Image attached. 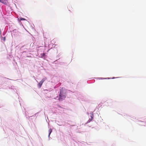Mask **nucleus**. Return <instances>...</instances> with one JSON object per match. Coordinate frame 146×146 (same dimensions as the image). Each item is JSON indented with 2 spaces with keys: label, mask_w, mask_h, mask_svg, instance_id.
<instances>
[{
  "label": "nucleus",
  "mask_w": 146,
  "mask_h": 146,
  "mask_svg": "<svg viewBox=\"0 0 146 146\" xmlns=\"http://www.w3.org/2000/svg\"><path fill=\"white\" fill-rule=\"evenodd\" d=\"M66 94L64 93L63 91H60V94L59 95V101H62L63 99H64L66 98Z\"/></svg>",
  "instance_id": "f257e3e1"
},
{
  "label": "nucleus",
  "mask_w": 146,
  "mask_h": 146,
  "mask_svg": "<svg viewBox=\"0 0 146 146\" xmlns=\"http://www.w3.org/2000/svg\"><path fill=\"white\" fill-rule=\"evenodd\" d=\"M46 78H44L39 82L38 84V86L39 88H41L42 84L44 82V81L46 80Z\"/></svg>",
  "instance_id": "f03ea898"
},
{
  "label": "nucleus",
  "mask_w": 146,
  "mask_h": 146,
  "mask_svg": "<svg viewBox=\"0 0 146 146\" xmlns=\"http://www.w3.org/2000/svg\"><path fill=\"white\" fill-rule=\"evenodd\" d=\"M52 132V129H51V128L50 129L48 130L49 134L48 135V136L49 137L50 136V133H51Z\"/></svg>",
  "instance_id": "7ed1b4c3"
},
{
  "label": "nucleus",
  "mask_w": 146,
  "mask_h": 146,
  "mask_svg": "<svg viewBox=\"0 0 146 146\" xmlns=\"http://www.w3.org/2000/svg\"><path fill=\"white\" fill-rule=\"evenodd\" d=\"M0 2L1 3H3L5 4H6L7 3L6 2H4L3 0H0Z\"/></svg>",
  "instance_id": "20e7f679"
},
{
  "label": "nucleus",
  "mask_w": 146,
  "mask_h": 146,
  "mask_svg": "<svg viewBox=\"0 0 146 146\" xmlns=\"http://www.w3.org/2000/svg\"><path fill=\"white\" fill-rule=\"evenodd\" d=\"M20 20L21 21H25L26 20V19L24 18H20Z\"/></svg>",
  "instance_id": "39448f33"
},
{
  "label": "nucleus",
  "mask_w": 146,
  "mask_h": 146,
  "mask_svg": "<svg viewBox=\"0 0 146 146\" xmlns=\"http://www.w3.org/2000/svg\"><path fill=\"white\" fill-rule=\"evenodd\" d=\"M92 120V119H89L87 121V123H89Z\"/></svg>",
  "instance_id": "423d86ee"
},
{
  "label": "nucleus",
  "mask_w": 146,
  "mask_h": 146,
  "mask_svg": "<svg viewBox=\"0 0 146 146\" xmlns=\"http://www.w3.org/2000/svg\"><path fill=\"white\" fill-rule=\"evenodd\" d=\"M42 55V56H44L45 55V53H43L42 54H41Z\"/></svg>",
  "instance_id": "0eeeda50"
},
{
  "label": "nucleus",
  "mask_w": 146,
  "mask_h": 146,
  "mask_svg": "<svg viewBox=\"0 0 146 146\" xmlns=\"http://www.w3.org/2000/svg\"><path fill=\"white\" fill-rule=\"evenodd\" d=\"M93 117H94V115L92 114V115L91 116V119H92V120L93 119Z\"/></svg>",
  "instance_id": "6e6552de"
},
{
  "label": "nucleus",
  "mask_w": 146,
  "mask_h": 146,
  "mask_svg": "<svg viewBox=\"0 0 146 146\" xmlns=\"http://www.w3.org/2000/svg\"><path fill=\"white\" fill-rule=\"evenodd\" d=\"M5 37H4V38H3V40L4 41H5Z\"/></svg>",
  "instance_id": "1a4fd4ad"
},
{
  "label": "nucleus",
  "mask_w": 146,
  "mask_h": 146,
  "mask_svg": "<svg viewBox=\"0 0 146 146\" xmlns=\"http://www.w3.org/2000/svg\"><path fill=\"white\" fill-rule=\"evenodd\" d=\"M4 1H6L7 0H4Z\"/></svg>",
  "instance_id": "9d476101"
}]
</instances>
